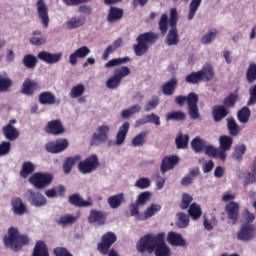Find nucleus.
Returning a JSON list of instances; mask_svg holds the SVG:
<instances>
[{
	"label": "nucleus",
	"mask_w": 256,
	"mask_h": 256,
	"mask_svg": "<svg viewBox=\"0 0 256 256\" xmlns=\"http://www.w3.org/2000/svg\"><path fill=\"white\" fill-rule=\"evenodd\" d=\"M84 92H85V86L83 84H79L75 87H72V90H70V97L78 98L82 96Z\"/></svg>",
	"instance_id": "680f3d73"
},
{
	"label": "nucleus",
	"mask_w": 256,
	"mask_h": 256,
	"mask_svg": "<svg viewBox=\"0 0 256 256\" xmlns=\"http://www.w3.org/2000/svg\"><path fill=\"white\" fill-rule=\"evenodd\" d=\"M23 64L27 69L33 70L37 65V58L32 54H26L23 58Z\"/></svg>",
	"instance_id": "603ef678"
},
{
	"label": "nucleus",
	"mask_w": 256,
	"mask_h": 256,
	"mask_svg": "<svg viewBox=\"0 0 256 256\" xmlns=\"http://www.w3.org/2000/svg\"><path fill=\"white\" fill-rule=\"evenodd\" d=\"M2 131L5 138L9 141L16 140L20 135L19 131L12 124H7L4 126Z\"/></svg>",
	"instance_id": "72a5a7b5"
},
{
	"label": "nucleus",
	"mask_w": 256,
	"mask_h": 256,
	"mask_svg": "<svg viewBox=\"0 0 256 256\" xmlns=\"http://www.w3.org/2000/svg\"><path fill=\"white\" fill-rule=\"evenodd\" d=\"M44 131L47 134L61 135L65 133L66 129L60 119H55L47 122Z\"/></svg>",
	"instance_id": "4468645a"
},
{
	"label": "nucleus",
	"mask_w": 256,
	"mask_h": 256,
	"mask_svg": "<svg viewBox=\"0 0 256 256\" xmlns=\"http://www.w3.org/2000/svg\"><path fill=\"white\" fill-rule=\"evenodd\" d=\"M54 181L51 173L36 172L30 178L29 182L35 189H47Z\"/></svg>",
	"instance_id": "20e7f679"
},
{
	"label": "nucleus",
	"mask_w": 256,
	"mask_h": 256,
	"mask_svg": "<svg viewBox=\"0 0 256 256\" xmlns=\"http://www.w3.org/2000/svg\"><path fill=\"white\" fill-rule=\"evenodd\" d=\"M147 134L148 132H141L132 140V144L136 147L142 146L145 143V137L147 136Z\"/></svg>",
	"instance_id": "69168bd1"
},
{
	"label": "nucleus",
	"mask_w": 256,
	"mask_h": 256,
	"mask_svg": "<svg viewBox=\"0 0 256 256\" xmlns=\"http://www.w3.org/2000/svg\"><path fill=\"white\" fill-rule=\"evenodd\" d=\"M198 95L195 94L194 92L189 93L188 96H177L175 98V103L180 106L183 107L185 105V102H188V106L190 105V100L191 99H195L197 98Z\"/></svg>",
	"instance_id": "864d4df0"
},
{
	"label": "nucleus",
	"mask_w": 256,
	"mask_h": 256,
	"mask_svg": "<svg viewBox=\"0 0 256 256\" xmlns=\"http://www.w3.org/2000/svg\"><path fill=\"white\" fill-rule=\"evenodd\" d=\"M32 256H50L49 248L45 241L38 240L36 242Z\"/></svg>",
	"instance_id": "c85d7f7f"
},
{
	"label": "nucleus",
	"mask_w": 256,
	"mask_h": 256,
	"mask_svg": "<svg viewBox=\"0 0 256 256\" xmlns=\"http://www.w3.org/2000/svg\"><path fill=\"white\" fill-rule=\"evenodd\" d=\"M199 101V97L197 96L195 99L191 98L189 101V116L192 120H197L200 117L199 108L197 103Z\"/></svg>",
	"instance_id": "f704fd0d"
},
{
	"label": "nucleus",
	"mask_w": 256,
	"mask_h": 256,
	"mask_svg": "<svg viewBox=\"0 0 256 256\" xmlns=\"http://www.w3.org/2000/svg\"><path fill=\"white\" fill-rule=\"evenodd\" d=\"M37 58L44 63L53 65V64H57L61 61L62 53L61 52L50 53L48 51L42 50L38 53Z\"/></svg>",
	"instance_id": "dca6fc26"
},
{
	"label": "nucleus",
	"mask_w": 256,
	"mask_h": 256,
	"mask_svg": "<svg viewBox=\"0 0 256 256\" xmlns=\"http://www.w3.org/2000/svg\"><path fill=\"white\" fill-rule=\"evenodd\" d=\"M169 24H170V20H169L168 14L166 13L162 14L158 22V27L162 35L167 34L169 30Z\"/></svg>",
	"instance_id": "de8ad7c7"
},
{
	"label": "nucleus",
	"mask_w": 256,
	"mask_h": 256,
	"mask_svg": "<svg viewBox=\"0 0 256 256\" xmlns=\"http://www.w3.org/2000/svg\"><path fill=\"white\" fill-rule=\"evenodd\" d=\"M239 204L236 202H229L225 206V213L227 215V219L231 221L232 225H236L239 220Z\"/></svg>",
	"instance_id": "2eb2a0df"
},
{
	"label": "nucleus",
	"mask_w": 256,
	"mask_h": 256,
	"mask_svg": "<svg viewBox=\"0 0 256 256\" xmlns=\"http://www.w3.org/2000/svg\"><path fill=\"white\" fill-rule=\"evenodd\" d=\"M68 203L72 204L75 207H80V208L90 207L93 205L91 201L83 200L78 193L72 194V196L68 198Z\"/></svg>",
	"instance_id": "7c9ffc66"
},
{
	"label": "nucleus",
	"mask_w": 256,
	"mask_h": 256,
	"mask_svg": "<svg viewBox=\"0 0 256 256\" xmlns=\"http://www.w3.org/2000/svg\"><path fill=\"white\" fill-rule=\"evenodd\" d=\"M10 204L12 205V212H14L15 215L22 216L27 212L26 205L19 197L12 198Z\"/></svg>",
	"instance_id": "b1692460"
},
{
	"label": "nucleus",
	"mask_w": 256,
	"mask_h": 256,
	"mask_svg": "<svg viewBox=\"0 0 256 256\" xmlns=\"http://www.w3.org/2000/svg\"><path fill=\"white\" fill-rule=\"evenodd\" d=\"M189 215H190L194 220L199 219V218L201 217V215H202V211H201L200 206H198L196 203H193V204L190 206Z\"/></svg>",
	"instance_id": "052dcab7"
},
{
	"label": "nucleus",
	"mask_w": 256,
	"mask_h": 256,
	"mask_svg": "<svg viewBox=\"0 0 256 256\" xmlns=\"http://www.w3.org/2000/svg\"><path fill=\"white\" fill-rule=\"evenodd\" d=\"M90 52L91 50L88 48V46H81V48L76 49L75 52L70 54V65L76 66L78 59H85L90 54Z\"/></svg>",
	"instance_id": "aec40b11"
},
{
	"label": "nucleus",
	"mask_w": 256,
	"mask_h": 256,
	"mask_svg": "<svg viewBox=\"0 0 256 256\" xmlns=\"http://www.w3.org/2000/svg\"><path fill=\"white\" fill-rule=\"evenodd\" d=\"M77 221L76 216H72V214H64L56 219V223L61 227H66L67 225H72Z\"/></svg>",
	"instance_id": "79ce46f5"
},
{
	"label": "nucleus",
	"mask_w": 256,
	"mask_h": 256,
	"mask_svg": "<svg viewBox=\"0 0 256 256\" xmlns=\"http://www.w3.org/2000/svg\"><path fill=\"white\" fill-rule=\"evenodd\" d=\"M13 86V80L6 76V74H0V93L8 92Z\"/></svg>",
	"instance_id": "37998d69"
},
{
	"label": "nucleus",
	"mask_w": 256,
	"mask_h": 256,
	"mask_svg": "<svg viewBox=\"0 0 256 256\" xmlns=\"http://www.w3.org/2000/svg\"><path fill=\"white\" fill-rule=\"evenodd\" d=\"M34 171H35L34 163L31 161H25L20 171V177L23 179H27L30 175L34 173Z\"/></svg>",
	"instance_id": "e433bc0d"
},
{
	"label": "nucleus",
	"mask_w": 256,
	"mask_h": 256,
	"mask_svg": "<svg viewBox=\"0 0 256 256\" xmlns=\"http://www.w3.org/2000/svg\"><path fill=\"white\" fill-rule=\"evenodd\" d=\"M124 199H125L124 194L119 193V194L109 197L107 202H108V205L110 208L118 209L124 202Z\"/></svg>",
	"instance_id": "58836bf2"
},
{
	"label": "nucleus",
	"mask_w": 256,
	"mask_h": 256,
	"mask_svg": "<svg viewBox=\"0 0 256 256\" xmlns=\"http://www.w3.org/2000/svg\"><path fill=\"white\" fill-rule=\"evenodd\" d=\"M140 111H141V106L139 104H135L128 109L122 110L121 117L123 119H128L134 114L139 113Z\"/></svg>",
	"instance_id": "3c124183"
},
{
	"label": "nucleus",
	"mask_w": 256,
	"mask_h": 256,
	"mask_svg": "<svg viewBox=\"0 0 256 256\" xmlns=\"http://www.w3.org/2000/svg\"><path fill=\"white\" fill-rule=\"evenodd\" d=\"M153 252L156 256H171V249L165 242V233L157 234V241Z\"/></svg>",
	"instance_id": "9d476101"
},
{
	"label": "nucleus",
	"mask_w": 256,
	"mask_h": 256,
	"mask_svg": "<svg viewBox=\"0 0 256 256\" xmlns=\"http://www.w3.org/2000/svg\"><path fill=\"white\" fill-rule=\"evenodd\" d=\"M158 36L153 34L152 32H146L141 34L137 39V44H134L133 49L135 52V55L137 57L144 56L148 51L149 47L152 44H155L157 42Z\"/></svg>",
	"instance_id": "f03ea898"
},
{
	"label": "nucleus",
	"mask_w": 256,
	"mask_h": 256,
	"mask_svg": "<svg viewBox=\"0 0 256 256\" xmlns=\"http://www.w3.org/2000/svg\"><path fill=\"white\" fill-rule=\"evenodd\" d=\"M81 158L80 156H74L70 158H66L65 162L63 163V172L64 174H69L74 167V165L79 161Z\"/></svg>",
	"instance_id": "09e8293b"
},
{
	"label": "nucleus",
	"mask_w": 256,
	"mask_h": 256,
	"mask_svg": "<svg viewBox=\"0 0 256 256\" xmlns=\"http://www.w3.org/2000/svg\"><path fill=\"white\" fill-rule=\"evenodd\" d=\"M246 79L249 84H252L256 81V63H251L246 72Z\"/></svg>",
	"instance_id": "4d7b16f0"
},
{
	"label": "nucleus",
	"mask_w": 256,
	"mask_h": 256,
	"mask_svg": "<svg viewBox=\"0 0 256 256\" xmlns=\"http://www.w3.org/2000/svg\"><path fill=\"white\" fill-rule=\"evenodd\" d=\"M53 253L55 256H73L68 249L64 247H56L53 249Z\"/></svg>",
	"instance_id": "774afa93"
},
{
	"label": "nucleus",
	"mask_w": 256,
	"mask_h": 256,
	"mask_svg": "<svg viewBox=\"0 0 256 256\" xmlns=\"http://www.w3.org/2000/svg\"><path fill=\"white\" fill-rule=\"evenodd\" d=\"M200 175V170L198 167L193 168L189 171V174L184 176L181 181L180 185L182 187H190L194 183V180Z\"/></svg>",
	"instance_id": "393cba45"
},
{
	"label": "nucleus",
	"mask_w": 256,
	"mask_h": 256,
	"mask_svg": "<svg viewBox=\"0 0 256 256\" xmlns=\"http://www.w3.org/2000/svg\"><path fill=\"white\" fill-rule=\"evenodd\" d=\"M65 192H66V188L62 185H59L45 191V195L48 198H57L58 196L63 197L65 195Z\"/></svg>",
	"instance_id": "a19ab883"
},
{
	"label": "nucleus",
	"mask_w": 256,
	"mask_h": 256,
	"mask_svg": "<svg viewBox=\"0 0 256 256\" xmlns=\"http://www.w3.org/2000/svg\"><path fill=\"white\" fill-rule=\"evenodd\" d=\"M37 14L39 19L44 26V28H48L50 25V16H49V7L45 0H37L36 2Z\"/></svg>",
	"instance_id": "9b49d317"
},
{
	"label": "nucleus",
	"mask_w": 256,
	"mask_h": 256,
	"mask_svg": "<svg viewBox=\"0 0 256 256\" xmlns=\"http://www.w3.org/2000/svg\"><path fill=\"white\" fill-rule=\"evenodd\" d=\"M251 117V110L248 106L240 108L237 112V120L242 124H247Z\"/></svg>",
	"instance_id": "4c0bfd02"
},
{
	"label": "nucleus",
	"mask_w": 256,
	"mask_h": 256,
	"mask_svg": "<svg viewBox=\"0 0 256 256\" xmlns=\"http://www.w3.org/2000/svg\"><path fill=\"white\" fill-rule=\"evenodd\" d=\"M117 241V235L114 232H106L101 237V241L97 244V250L102 255H108L110 248Z\"/></svg>",
	"instance_id": "423d86ee"
},
{
	"label": "nucleus",
	"mask_w": 256,
	"mask_h": 256,
	"mask_svg": "<svg viewBox=\"0 0 256 256\" xmlns=\"http://www.w3.org/2000/svg\"><path fill=\"white\" fill-rule=\"evenodd\" d=\"M180 162L179 156H164L161 165L160 171L162 174L167 173L168 171L173 170Z\"/></svg>",
	"instance_id": "f3484780"
},
{
	"label": "nucleus",
	"mask_w": 256,
	"mask_h": 256,
	"mask_svg": "<svg viewBox=\"0 0 256 256\" xmlns=\"http://www.w3.org/2000/svg\"><path fill=\"white\" fill-rule=\"evenodd\" d=\"M99 165V158L96 155H91L79 162L78 169L82 174L86 175L96 171Z\"/></svg>",
	"instance_id": "6e6552de"
},
{
	"label": "nucleus",
	"mask_w": 256,
	"mask_h": 256,
	"mask_svg": "<svg viewBox=\"0 0 256 256\" xmlns=\"http://www.w3.org/2000/svg\"><path fill=\"white\" fill-rule=\"evenodd\" d=\"M202 0H192L189 4L188 20L194 19L199 7L201 6Z\"/></svg>",
	"instance_id": "8fccbe9b"
},
{
	"label": "nucleus",
	"mask_w": 256,
	"mask_h": 256,
	"mask_svg": "<svg viewBox=\"0 0 256 256\" xmlns=\"http://www.w3.org/2000/svg\"><path fill=\"white\" fill-rule=\"evenodd\" d=\"M229 115V110L224 105H215L212 110V116L215 123L222 122Z\"/></svg>",
	"instance_id": "4be33fe9"
},
{
	"label": "nucleus",
	"mask_w": 256,
	"mask_h": 256,
	"mask_svg": "<svg viewBox=\"0 0 256 256\" xmlns=\"http://www.w3.org/2000/svg\"><path fill=\"white\" fill-rule=\"evenodd\" d=\"M162 210V206L158 204H152L145 212H144V218L149 219L153 215L157 214L159 211Z\"/></svg>",
	"instance_id": "bf43d9fd"
},
{
	"label": "nucleus",
	"mask_w": 256,
	"mask_h": 256,
	"mask_svg": "<svg viewBox=\"0 0 256 256\" xmlns=\"http://www.w3.org/2000/svg\"><path fill=\"white\" fill-rule=\"evenodd\" d=\"M86 22V19L84 16H75L70 18L67 22H66V26L69 29H76L79 28L81 26H83Z\"/></svg>",
	"instance_id": "ea45409f"
},
{
	"label": "nucleus",
	"mask_w": 256,
	"mask_h": 256,
	"mask_svg": "<svg viewBox=\"0 0 256 256\" xmlns=\"http://www.w3.org/2000/svg\"><path fill=\"white\" fill-rule=\"evenodd\" d=\"M69 147L67 139H58L56 141L48 142L45 145L46 151L51 154H59Z\"/></svg>",
	"instance_id": "f8f14e48"
},
{
	"label": "nucleus",
	"mask_w": 256,
	"mask_h": 256,
	"mask_svg": "<svg viewBox=\"0 0 256 256\" xmlns=\"http://www.w3.org/2000/svg\"><path fill=\"white\" fill-rule=\"evenodd\" d=\"M250 99L247 102L248 106L256 104V84L249 89Z\"/></svg>",
	"instance_id": "338daca9"
},
{
	"label": "nucleus",
	"mask_w": 256,
	"mask_h": 256,
	"mask_svg": "<svg viewBox=\"0 0 256 256\" xmlns=\"http://www.w3.org/2000/svg\"><path fill=\"white\" fill-rule=\"evenodd\" d=\"M123 45V39L118 38L113 42V44H109L105 51L103 52L102 58L107 61L111 54H113L117 49H119Z\"/></svg>",
	"instance_id": "473e14b6"
},
{
	"label": "nucleus",
	"mask_w": 256,
	"mask_h": 256,
	"mask_svg": "<svg viewBox=\"0 0 256 256\" xmlns=\"http://www.w3.org/2000/svg\"><path fill=\"white\" fill-rule=\"evenodd\" d=\"M108 218V213L99 211V210H91L88 216V222L90 224L96 223L99 226H103L106 224Z\"/></svg>",
	"instance_id": "a211bd4d"
},
{
	"label": "nucleus",
	"mask_w": 256,
	"mask_h": 256,
	"mask_svg": "<svg viewBox=\"0 0 256 256\" xmlns=\"http://www.w3.org/2000/svg\"><path fill=\"white\" fill-rule=\"evenodd\" d=\"M234 143L233 137L230 135H222L219 137V146L223 151L231 150Z\"/></svg>",
	"instance_id": "c9c22d12"
},
{
	"label": "nucleus",
	"mask_w": 256,
	"mask_h": 256,
	"mask_svg": "<svg viewBox=\"0 0 256 256\" xmlns=\"http://www.w3.org/2000/svg\"><path fill=\"white\" fill-rule=\"evenodd\" d=\"M38 99H39V103L41 105L60 104V100H57L56 96L53 93L49 92V91L40 93Z\"/></svg>",
	"instance_id": "a878e982"
},
{
	"label": "nucleus",
	"mask_w": 256,
	"mask_h": 256,
	"mask_svg": "<svg viewBox=\"0 0 256 256\" xmlns=\"http://www.w3.org/2000/svg\"><path fill=\"white\" fill-rule=\"evenodd\" d=\"M178 21H179V14H178L177 8H171L170 18H169V25L171 29L169 30L166 37V45L168 46L178 45L180 42L179 33L177 29Z\"/></svg>",
	"instance_id": "7ed1b4c3"
},
{
	"label": "nucleus",
	"mask_w": 256,
	"mask_h": 256,
	"mask_svg": "<svg viewBox=\"0 0 256 256\" xmlns=\"http://www.w3.org/2000/svg\"><path fill=\"white\" fill-rule=\"evenodd\" d=\"M178 79L177 77H172L168 82L162 85V93L166 96L174 95L177 86H178Z\"/></svg>",
	"instance_id": "cd10ccee"
},
{
	"label": "nucleus",
	"mask_w": 256,
	"mask_h": 256,
	"mask_svg": "<svg viewBox=\"0 0 256 256\" xmlns=\"http://www.w3.org/2000/svg\"><path fill=\"white\" fill-rule=\"evenodd\" d=\"M3 243L6 248L19 252L24 246L29 245L30 238L27 234L20 233L18 228L12 226L8 228L7 235L3 237Z\"/></svg>",
	"instance_id": "f257e3e1"
},
{
	"label": "nucleus",
	"mask_w": 256,
	"mask_h": 256,
	"mask_svg": "<svg viewBox=\"0 0 256 256\" xmlns=\"http://www.w3.org/2000/svg\"><path fill=\"white\" fill-rule=\"evenodd\" d=\"M227 129L231 136H237L241 131L240 126L233 117L227 119Z\"/></svg>",
	"instance_id": "49530a36"
},
{
	"label": "nucleus",
	"mask_w": 256,
	"mask_h": 256,
	"mask_svg": "<svg viewBox=\"0 0 256 256\" xmlns=\"http://www.w3.org/2000/svg\"><path fill=\"white\" fill-rule=\"evenodd\" d=\"M156 243H157V235L147 234L139 240L136 247L138 252L140 253L147 252L151 254L154 252V247Z\"/></svg>",
	"instance_id": "0eeeda50"
},
{
	"label": "nucleus",
	"mask_w": 256,
	"mask_h": 256,
	"mask_svg": "<svg viewBox=\"0 0 256 256\" xmlns=\"http://www.w3.org/2000/svg\"><path fill=\"white\" fill-rule=\"evenodd\" d=\"M247 147L242 144V145H238L234 148V152H233V158L236 161H242L243 160V156L246 153Z\"/></svg>",
	"instance_id": "6e6d98bb"
},
{
	"label": "nucleus",
	"mask_w": 256,
	"mask_h": 256,
	"mask_svg": "<svg viewBox=\"0 0 256 256\" xmlns=\"http://www.w3.org/2000/svg\"><path fill=\"white\" fill-rule=\"evenodd\" d=\"M239 99L238 90H235L233 93H230L224 100L223 106L226 108H234Z\"/></svg>",
	"instance_id": "c03bdc74"
},
{
	"label": "nucleus",
	"mask_w": 256,
	"mask_h": 256,
	"mask_svg": "<svg viewBox=\"0 0 256 256\" xmlns=\"http://www.w3.org/2000/svg\"><path fill=\"white\" fill-rule=\"evenodd\" d=\"M186 120V114L183 111H171L166 115V121L183 122Z\"/></svg>",
	"instance_id": "a18cd8bd"
},
{
	"label": "nucleus",
	"mask_w": 256,
	"mask_h": 256,
	"mask_svg": "<svg viewBox=\"0 0 256 256\" xmlns=\"http://www.w3.org/2000/svg\"><path fill=\"white\" fill-rule=\"evenodd\" d=\"M177 149H186L189 143V136L188 135H178L175 139Z\"/></svg>",
	"instance_id": "5fc2aeb1"
},
{
	"label": "nucleus",
	"mask_w": 256,
	"mask_h": 256,
	"mask_svg": "<svg viewBox=\"0 0 256 256\" xmlns=\"http://www.w3.org/2000/svg\"><path fill=\"white\" fill-rule=\"evenodd\" d=\"M185 81H186V83H190V84H198L200 82H203L199 71L192 72L189 75H186Z\"/></svg>",
	"instance_id": "13d9d810"
},
{
	"label": "nucleus",
	"mask_w": 256,
	"mask_h": 256,
	"mask_svg": "<svg viewBox=\"0 0 256 256\" xmlns=\"http://www.w3.org/2000/svg\"><path fill=\"white\" fill-rule=\"evenodd\" d=\"M191 146L196 153H201L203 148L205 149L204 143L199 137H196L192 140Z\"/></svg>",
	"instance_id": "e2e57ef3"
},
{
	"label": "nucleus",
	"mask_w": 256,
	"mask_h": 256,
	"mask_svg": "<svg viewBox=\"0 0 256 256\" xmlns=\"http://www.w3.org/2000/svg\"><path fill=\"white\" fill-rule=\"evenodd\" d=\"M198 73L201 75L202 82H209L213 80V77H215V70L213 69V65L208 63L203 65Z\"/></svg>",
	"instance_id": "bb28decb"
},
{
	"label": "nucleus",
	"mask_w": 256,
	"mask_h": 256,
	"mask_svg": "<svg viewBox=\"0 0 256 256\" xmlns=\"http://www.w3.org/2000/svg\"><path fill=\"white\" fill-rule=\"evenodd\" d=\"M255 236L256 227L251 223H244L236 233L238 241H252Z\"/></svg>",
	"instance_id": "1a4fd4ad"
},
{
	"label": "nucleus",
	"mask_w": 256,
	"mask_h": 256,
	"mask_svg": "<svg viewBox=\"0 0 256 256\" xmlns=\"http://www.w3.org/2000/svg\"><path fill=\"white\" fill-rule=\"evenodd\" d=\"M110 131L111 129L108 125L99 126L98 133H93L92 135V144H95L96 142H106L109 138Z\"/></svg>",
	"instance_id": "6ab92c4d"
},
{
	"label": "nucleus",
	"mask_w": 256,
	"mask_h": 256,
	"mask_svg": "<svg viewBox=\"0 0 256 256\" xmlns=\"http://www.w3.org/2000/svg\"><path fill=\"white\" fill-rule=\"evenodd\" d=\"M152 196V193L149 191L142 192L137 199V204L139 206L145 205L148 201H150V198Z\"/></svg>",
	"instance_id": "0e129e2a"
},
{
	"label": "nucleus",
	"mask_w": 256,
	"mask_h": 256,
	"mask_svg": "<svg viewBox=\"0 0 256 256\" xmlns=\"http://www.w3.org/2000/svg\"><path fill=\"white\" fill-rule=\"evenodd\" d=\"M124 10L118 7L111 6L108 11L107 21L108 22H115L120 21L123 18Z\"/></svg>",
	"instance_id": "c756f323"
},
{
	"label": "nucleus",
	"mask_w": 256,
	"mask_h": 256,
	"mask_svg": "<svg viewBox=\"0 0 256 256\" xmlns=\"http://www.w3.org/2000/svg\"><path fill=\"white\" fill-rule=\"evenodd\" d=\"M167 242L169 245L177 247H186L187 242L180 233L170 231L167 235Z\"/></svg>",
	"instance_id": "5701e85b"
},
{
	"label": "nucleus",
	"mask_w": 256,
	"mask_h": 256,
	"mask_svg": "<svg viewBox=\"0 0 256 256\" xmlns=\"http://www.w3.org/2000/svg\"><path fill=\"white\" fill-rule=\"evenodd\" d=\"M130 123L124 122L118 130V133L116 135V144L121 145L125 142L127 134L129 133Z\"/></svg>",
	"instance_id": "2f4dec72"
},
{
	"label": "nucleus",
	"mask_w": 256,
	"mask_h": 256,
	"mask_svg": "<svg viewBox=\"0 0 256 256\" xmlns=\"http://www.w3.org/2000/svg\"><path fill=\"white\" fill-rule=\"evenodd\" d=\"M130 73L131 70L127 66H122L119 69H116L113 76L106 81V87L111 90L117 89L121 85L123 78L128 77Z\"/></svg>",
	"instance_id": "39448f33"
},
{
	"label": "nucleus",
	"mask_w": 256,
	"mask_h": 256,
	"mask_svg": "<svg viewBox=\"0 0 256 256\" xmlns=\"http://www.w3.org/2000/svg\"><path fill=\"white\" fill-rule=\"evenodd\" d=\"M26 197L28 202L35 207H43L47 204V199L41 192L33 191L32 189H28L26 193Z\"/></svg>",
	"instance_id": "ddd939ff"
},
{
	"label": "nucleus",
	"mask_w": 256,
	"mask_h": 256,
	"mask_svg": "<svg viewBox=\"0 0 256 256\" xmlns=\"http://www.w3.org/2000/svg\"><path fill=\"white\" fill-rule=\"evenodd\" d=\"M39 89H41V85L37 81L27 78L22 85L21 92L27 96H33Z\"/></svg>",
	"instance_id": "412c9836"
}]
</instances>
